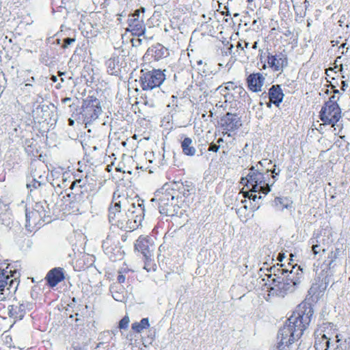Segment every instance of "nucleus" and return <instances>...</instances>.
Wrapping results in <instances>:
<instances>
[{"instance_id": "f257e3e1", "label": "nucleus", "mask_w": 350, "mask_h": 350, "mask_svg": "<svg viewBox=\"0 0 350 350\" xmlns=\"http://www.w3.org/2000/svg\"><path fill=\"white\" fill-rule=\"evenodd\" d=\"M313 314V308L309 303L303 301L299 304L286 324L279 330L277 347L282 349H289V346L299 340L308 328Z\"/></svg>"}, {"instance_id": "f03ea898", "label": "nucleus", "mask_w": 350, "mask_h": 350, "mask_svg": "<svg viewBox=\"0 0 350 350\" xmlns=\"http://www.w3.org/2000/svg\"><path fill=\"white\" fill-rule=\"evenodd\" d=\"M258 165H262V162L259 161L256 165L257 169L252 167L249 174L245 178H242L241 182L242 184H245V187L248 189L247 191L242 190L243 197L248 198L253 201L261 198V196H258L256 193L266 195L270 191L269 170H267L265 172H260Z\"/></svg>"}, {"instance_id": "7ed1b4c3", "label": "nucleus", "mask_w": 350, "mask_h": 350, "mask_svg": "<svg viewBox=\"0 0 350 350\" xmlns=\"http://www.w3.org/2000/svg\"><path fill=\"white\" fill-rule=\"evenodd\" d=\"M25 221V228L30 232L36 231L44 224L51 222V211L46 202L36 203L31 210L26 208Z\"/></svg>"}, {"instance_id": "20e7f679", "label": "nucleus", "mask_w": 350, "mask_h": 350, "mask_svg": "<svg viewBox=\"0 0 350 350\" xmlns=\"http://www.w3.org/2000/svg\"><path fill=\"white\" fill-rule=\"evenodd\" d=\"M176 182L166 183L155 193V198L152 200L158 202L159 212L166 216L172 215L174 207L178 206L176 203L178 194L176 192Z\"/></svg>"}, {"instance_id": "39448f33", "label": "nucleus", "mask_w": 350, "mask_h": 350, "mask_svg": "<svg viewBox=\"0 0 350 350\" xmlns=\"http://www.w3.org/2000/svg\"><path fill=\"white\" fill-rule=\"evenodd\" d=\"M20 273L14 269H0V301H4L14 293L18 288Z\"/></svg>"}, {"instance_id": "423d86ee", "label": "nucleus", "mask_w": 350, "mask_h": 350, "mask_svg": "<svg viewBox=\"0 0 350 350\" xmlns=\"http://www.w3.org/2000/svg\"><path fill=\"white\" fill-rule=\"evenodd\" d=\"M278 269L273 266L268 269L270 272L267 274V280L269 282V287H267L268 295L284 297L288 293H293V286L285 282L284 277L277 276Z\"/></svg>"}, {"instance_id": "0eeeda50", "label": "nucleus", "mask_w": 350, "mask_h": 350, "mask_svg": "<svg viewBox=\"0 0 350 350\" xmlns=\"http://www.w3.org/2000/svg\"><path fill=\"white\" fill-rule=\"evenodd\" d=\"M101 112L102 109L98 99L93 96H88L83 100L81 115L84 118L86 126L98 119Z\"/></svg>"}, {"instance_id": "6e6552de", "label": "nucleus", "mask_w": 350, "mask_h": 350, "mask_svg": "<svg viewBox=\"0 0 350 350\" xmlns=\"http://www.w3.org/2000/svg\"><path fill=\"white\" fill-rule=\"evenodd\" d=\"M144 12L145 8H140L136 10L134 13L129 15L126 30L133 36H141L145 33Z\"/></svg>"}, {"instance_id": "1a4fd4ad", "label": "nucleus", "mask_w": 350, "mask_h": 350, "mask_svg": "<svg viewBox=\"0 0 350 350\" xmlns=\"http://www.w3.org/2000/svg\"><path fill=\"white\" fill-rule=\"evenodd\" d=\"M165 75L161 70L154 69L144 73L140 77V84L143 90H151L159 87L165 81Z\"/></svg>"}, {"instance_id": "9d476101", "label": "nucleus", "mask_w": 350, "mask_h": 350, "mask_svg": "<svg viewBox=\"0 0 350 350\" xmlns=\"http://www.w3.org/2000/svg\"><path fill=\"white\" fill-rule=\"evenodd\" d=\"M134 250L142 255L143 258H149L153 256L154 242L148 235H140L134 243Z\"/></svg>"}, {"instance_id": "9b49d317", "label": "nucleus", "mask_w": 350, "mask_h": 350, "mask_svg": "<svg viewBox=\"0 0 350 350\" xmlns=\"http://www.w3.org/2000/svg\"><path fill=\"white\" fill-rule=\"evenodd\" d=\"M319 118L323 124L334 126L341 118V109L340 107L324 104L319 112Z\"/></svg>"}, {"instance_id": "f8f14e48", "label": "nucleus", "mask_w": 350, "mask_h": 350, "mask_svg": "<svg viewBox=\"0 0 350 350\" xmlns=\"http://www.w3.org/2000/svg\"><path fill=\"white\" fill-rule=\"evenodd\" d=\"M281 269H278V273H281L282 275H284L285 273H288L287 275L284 277V281L286 284H291L293 286V292L295 291L297 286L301 284L302 278H303V271L300 267H297V265H293L292 269L288 272V271L286 269L282 268L283 265H280Z\"/></svg>"}, {"instance_id": "ddd939ff", "label": "nucleus", "mask_w": 350, "mask_h": 350, "mask_svg": "<svg viewBox=\"0 0 350 350\" xmlns=\"http://www.w3.org/2000/svg\"><path fill=\"white\" fill-rule=\"evenodd\" d=\"M267 61L268 67L273 72H281L288 64V56L282 52H278L275 54L268 53Z\"/></svg>"}, {"instance_id": "4468645a", "label": "nucleus", "mask_w": 350, "mask_h": 350, "mask_svg": "<svg viewBox=\"0 0 350 350\" xmlns=\"http://www.w3.org/2000/svg\"><path fill=\"white\" fill-rule=\"evenodd\" d=\"M126 202V198L124 196L118 194L117 191L113 193V200L111 204H113V210L111 211V219L114 221L113 225L119 226L122 224L125 219L124 213L121 211V207Z\"/></svg>"}, {"instance_id": "2eb2a0df", "label": "nucleus", "mask_w": 350, "mask_h": 350, "mask_svg": "<svg viewBox=\"0 0 350 350\" xmlns=\"http://www.w3.org/2000/svg\"><path fill=\"white\" fill-rule=\"evenodd\" d=\"M220 125L223 133L230 136L231 132L235 131L241 126V120L236 113L228 112L221 118Z\"/></svg>"}, {"instance_id": "dca6fc26", "label": "nucleus", "mask_w": 350, "mask_h": 350, "mask_svg": "<svg viewBox=\"0 0 350 350\" xmlns=\"http://www.w3.org/2000/svg\"><path fill=\"white\" fill-rule=\"evenodd\" d=\"M114 157V154H111V172L113 170L116 172L118 173V174H115L112 176V179L116 183H119L121 180H124V174L126 173L131 174L130 170L126 166L124 163L122 158L117 159L114 158L112 160V157Z\"/></svg>"}, {"instance_id": "f3484780", "label": "nucleus", "mask_w": 350, "mask_h": 350, "mask_svg": "<svg viewBox=\"0 0 350 350\" xmlns=\"http://www.w3.org/2000/svg\"><path fill=\"white\" fill-rule=\"evenodd\" d=\"M224 85V88L221 89V92L226 98L225 102H227L228 100L229 102L237 100V96H234V94H238L239 95H241V94H243L244 95L247 94L243 88L240 85H237L234 82L228 81L225 83Z\"/></svg>"}, {"instance_id": "a211bd4d", "label": "nucleus", "mask_w": 350, "mask_h": 350, "mask_svg": "<svg viewBox=\"0 0 350 350\" xmlns=\"http://www.w3.org/2000/svg\"><path fill=\"white\" fill-rule=\"evenodd\" d=\"M33 304L31 303L23 301L17 305L9 306L8 314L12 318L21 320L26 314V311L31 310Z\"/></svg>"}, {"instance_id": "6ab92c4d", "label": "nucleus", "mask_w": 350, "mask_h": 350, "mask_svg": "<svg viewBox=\"0 0 350 350\" xmlns=\"http://www.w3.org/2000/svg\"><path fill=\"white\" fill-rule=\"evenodd\" d=\"M43 167L42 164H40L39 165H36L34 164H31L30 167V176L29 177L28 183H27V187H33L34 188H37L42 185V181L43 180V176L41 174L40 170Z\"/></svg>"}, {"instance_id": "aec40b11", "label": "nucleus", "mask_w": 350, "mask_h": 350, "mask_svg": "<svg viewBox=\"0 0 350 350\" xmlns=\"http://www.w3.org/2000/svg\"><path fill=\"white\" fill-rule=\"evenodd\" d=\"M247 88L253 92H258L262 90L264 85L265 77L260 72L252 73L246 79Z\"/></svg>"}, {"instance_id": "412c9836", "label": "nucleus", "mask_w": 350, "mask_h": 350, "mask_svg": "<svg viewBox=\"0 0 350 350\" xmlns=\"http://www.w3.org/2000/svg\"><path fill=\"white\" fill-rule=\"evenodd\" d=\"M65 278L64 271L63 268L55 267L50 270L46 276V280L49 286L54 287Z\"/></svg>"}, {"instance_id": "4be33fe9", "label": "nucleus", "mask_w": 350, "mask_h": 350, "mask_svg": "<svg viewBox=\"0 0 350 350\" xmlns=\"http://www.w3.org/2000/svg\"><path fill=\"white\" fill-rule=\"evenodd\" d=\"M168 55L169 52L167 49L159 43L148 48L146 53L147 57L150 56L154 61H159L166 57Z\"/></svg>"}, {"instance_id": "5701e85b", "label": "nucleus", "mask_w": 350, "mask_h": 350, "mask_svg": "<svg viewBox=\"0 0 350 350\" xmlns=\"http://www.w3.org/2000/svg\"><path fill=\"white\" fill-rule=\"evenodd\" d=\"M268 94L269 103H267V107H270L271 103L275 105L276 107H279L280 104L282 102L284 96L281 87L279 85H272L269 88Z\"/></svg>"}, {"instance_id": "b1692460", "label": "nucleus", "mask_w": 350, "mask_h": 350, "mask_svg": "<svg viewBox=\"0 0 350 350\" xmlns=\"http://www.w3.org/2000/svg\"><path fill=\"white\" fill-rule=\"evenodd\" d=\"M176 192L178 194L176 203L178 204L180 202L185 201V200H183V198H188L191 194L193 191V188L189 185H185L182 183L176 182Z\"/></svg>"}, {"instance_id": "393cba45", "label": "nucleus", "mask_w": 350, "mask_h": 350, "mask_svg": "<svg viewBox=\"0 0 350 350\" xmlns=\"http://www.w3.org/2000/svg\"><path fill=\"white\" fill-rule=\"evenodd\" d=\"M330 338L325 334L320 333L317 335L314 342L316 350H328L329 347Z\"/></svg>"}, {"instance_id": "a878e982", "label": "nucleus", "mask_w": 350, "mask_h": 350, "mask_svg": "<svg viewBox=\"0 0 350 350\" xmlns=\"http://www.w3.org/2000/svg\"><path fill=\"white\" fill-rule=\"evenodd\" d=\"M181 148L184 154L193 157L196 153V149L193 145V140L189 137H185L181 142Z\"/></svg>"}, {"instance_id": "bb28decb", "label": "nucleus", "mask_w": 350, "mask_h": 350, "mask_svg": "<svg viewBox=\"0 0 350 350\" xmlns=\"http://www.w3.org/2000/svg\"><path fill=\"white\" fill-rule=\"evenodd\" d=\"M150 327L149 320L148 318H143L139 322H135L132 324L131 328L135 333H141L144 329Z\"/></svg>"}, {"instance_id": "cd10ccee", "label": "nucleus", "mask_w": 350, "mask_h": 350, "mask_svg": "<svg viewBox=\"0 0 350 350\" xmlns=\"http://www.w3.org/2000/svg\"><path fill=\"white\" fill-rule=\"evenodd\" d=\"M153 256H150V258L148 259L146 258H143L144 262V269L147 271H154L156 265L154 263V260L152 259Z\"/></svg>"}, {"instance_id": "c85d7f7f", "label": "nucleus", "mask_w": 350, "mask_h": 350, "mask_svg": "<svg viewBox=\"0 0 350 350\" xmlns=\"http://www.w3.org/2000/svg\"><path fill=\"white\" fill-rule=\"evenodd\" d=\"M53 187H59L60 188L65 189L68 185H67V179L65 178L64 174L62 176V181L57 180H53L51 183Z\"/></svg>"}, {"instance_id": "c756f323", "label": "nucleus", "mask_w": 350, "mask_h": 350, "mask_svg": "<svg viewBox=\"0 0 350 350\" xmlns=\"http://www.w3.org/2000/svg\"><path fill=\"white\" fill-rule=\"evenodd\" d=\"M312 241V251L313 252V254L314 255H317L318 254H319L321 252V251L322 252H325V249H323L321 250V247L319 243V241L318 240H316V241H314L312 239H311Z\"/></svg>"}, {"instance_id": "7c9ffc66", "label": "nucleus", "mask_w": 350, "mask_h": 350, "mask_svg": "<svg viewBox=\"0 0 350 350\" xmlns=\"http://www.w3.org/2000/svg\"><path fill=\"white\" fill-rule=\"evenodd\" d=\"M338 100H339V96L334 94L329 98L328 101L325 102V105H330V106L334 105V107H339V105L338 104Z\"/></svg>"}, {"instance_id": "2f4dec72", "label": "nucleus", "mask_w": 350, "mask_h": 350, "mask_svg": "<svg viewBox=\"0 0 350 350\" xmlns=\"http://www.w3.org/2000/svg\"><path fill=\"white\" fill-rule=\"evenodd\" d=\"M124 62V55H118V56H113V69L116 68V66H117L118 68L121 66Z\"/></svg>"}, {"instance_id": "473e14b6", "label": "nucleus", "mask_w": 350, "mask_h": 350, "mask_svg": "<svg viewBox=\"0 0 350 350\" xmlns=\"http://www.w3.org/2000/svg\"><path fill=\"white\" fill-rule=\"evenodd\" d=\"M338 252H339V250L336 249V250L335 252L332 251L329 253V254L328 256V258L329 259V264H328L329 267H330L331 265L336 260V258H338Z\"/></svg>"}, {"instance_id": "72a5a7b5", "label": "nucleus", "mask_w": 350, "mask_h": 350, "mask_svg": "<svg viewBox=\"0 0 350 350\" xmlns=\"http://www.w3.org/2000/svg\"><path fill=\"white\" fill-rule=\"evenodd\" d=\"M129 321L130 320L128 316L124 317L119 322V328L126 329L129 326Z\"/></svg>"}, {"instance_id": "f704fd0d", "label": "nucleus", "mask_w": 350, "mask_h": 350, "mask_svg": "<svg viewBox=\"0 0 350 350\" xmlns=\"http://www.w3.org/2000/svg\"><path fill=\"white\" fill-rule=\"evenodd\" d=\"M75 38H66L64 40V44L62 45V48L66 49L68 48L71 44L75 42Z\"/></svg>"}, {"instance_id": "c9c22d12", "label": "nucleus", "mask_w": 350, "mask_h": 350, "mask_svg": "<svg viewBox=\"0 0 350 350\" xmlns=\"http://www.w3.org/2000/svg\"><path fill=\"white\" fill-rule=\"evenodd\" d=\"M219 145H217L215 144H211L208 150L211 152H217L219 149Z\"/></svg>"}, {"instance_id": "e433bc0d", "label": "nucleus", "mask_w": 350, "mask_h": 350, "mask_svg": "<svg viewBox=\"0 0 350 350\" xmlns=\"http://www.w3.org/2000/svg\"><path fill=\"white\" fill-rule=\"evenodd\" d=\"M125 275L123 274L122 272H119L117 278V280L120 284L124 283L125 282Z\"/></svg>"}, {"instance_id": "4c0bfd02", "label": "nucleus", "mask_w": 350, "mask_h": 350, "mask_svg": "<svg viewBox=\"0 0 350 350\" xmlns=\"http://www.w3.org/2000/svg\"><path fill=\"white\" fill-rule=\"evenodd\" d=\"M81 182V179H77V180L72 181L71 185L69 187V189L72 190L75 188V187L77 185V184L80 183Z\"/></svg>"}, {"instance_id": "58836bf2", "label": "nucleus", "mask_w": 350, "mask_h": 350, "mask_svg": "<svg viewBox=\"0 0 350 350\" xmlns=\"http://www.w3.org/2000/svg\"><path fill=\"white\" fill-rule=\"evenodd\" d=\"M284 258H285V254L284 253H279V254L277 257V260L279 262H282Z\"/></svg>"}, {"instance_id": "ea45409f", "label": "nucleus", "mask_w": 350, "mask_h": 350, "mask_svg": "<svg viewBox=\"0 0 350 350\" xmlns=\"http://www.w3.org/2000/svg\"><path fill=\"white\" fill-rule=\"evenodd\" d=\"M71 98L69 97H66L62 100V102L63 103H67L68 102L70 101Z\"/></svg>"}, {"instance_id": "a19ab883", "label": "nucleus", "mask_w": 350, "mask_h": 350, "mask_svg": "<svg viewBox=\"0 0 350 350\" xmlns=\"http://www.w3.org/2000/svg\"><path fill=\"white\" fill-rule=\"evenodd\" d=\"M237 48H240L242 51H243V50H244V47H243V46H242L241 43V42H238V44H237Z\"/></svg>"}, {"instance_id": "79ce46f5", "label": "nucleus", "mask_w": 350, "mask_h": 350, "mask_svg": "<svg viewBox=\"0 0 350 350\" xmlns=\"http://www.w3.org/2000/svg\"><path fill=\"white\" fill-rule=\"evenodd\" d=\"M224 142L223 138H219L217 141V143L219 145L221 143Z\"/></svg>"}, {"instance_id": "37998d69", "label": "nucleus", "mask_w": 350, "mask_h": 350, "mask_svg": "<svg viewBox=\"0 0 350 350\" xmlns=\"http://www.w3.org/2000/svg\"><path fill=\"white\" fill-rule=\"evenodd\" d=\"M69 125L72 126L75 124V121L72 119H69Z\"/></svg>"}, {"instance_id": "c03bdc74", "label": "nucleus", "mask_w": 350, "mask_h": 350, "mask_svg": "<svg viewBox=\"0 0 350 350\" xmlns=\"http://www.w3.org/2000/svg\"><path fill=\"white\" fill-rule=\"evenodd\" d=\"M107 242L106 241H103V247L104 249H105V248H106V249H107V247H106V245H107Z\"/></svg>"}, {"instance_id": "a18cd8bd", "label": "nucleus", "mask_w": 350, "mask_h": 350, "mask_svg": "<svg viewBox=\"0 0 350 350\" xmlns=\"http://www.w3.org/2000/svg\"><path fill=\"white\" fill-rule=\"evenodd\" d=\"M51 79H52V81H53V82H56V81H57V77H56V76H54V75H53V76H52Z\"/></svg>"}, {"instance_id": "49530a36", "label": "nucleus", "mask_w": 350, "mask_h": 350, "mask_svg": "<svg viewBox=\"0 0 350 350\" xmlns=\"http://www.w3.org/2000/svg\"><path fill=\"white\" fill-rule=\"evenodd\" d=\"M284 34L286 36H289L291 34V31L290 30H288Z\"/></svg>"}, {"instance_id": "de8ad7c7", "label": "nucleus", "mask_w": 350, "mask_h": 350, "mask_svg": "<svg viewBox=\"0 0 350 350\" xmlns=\"http://www.w3.org/2000/svg\"><path fill=\"white\" fill-rule=\"evenodd\" d=\"M109 170H110V167H109V165H107L105 167V170L108 172H109Z\"/></svg>"}, {"instance_id": "09e8293b", "label": "nucleus", "mask_w": 350, "mask_h": 350, "mask_svg": "<svg viewBox=\"0 0 350 350\" xmlns=\"http://www.w3.org/2000/svg\"><path fill=\"white\" fill-rule=\"evenodd\" d=\"M334 94H336V95H338V94H339V91H338V90H334Z\"/></svg>"}, {"instance_id": "8fccbe9b", "label": "nucleus", "mask_w": 350, "mask_h": 350, "mask_svg": "<svg viewBox=\"0 0 350 350\" xmlns=\"http://www.w3.org/2000/svg\"><path fill=\"white\" fill-rule=\"evenodd\" d=\"M273 350H289V349H280V348H278V347H276V348L274 349Z\"/></svg>"}, {"instance_id": "3c124183", "label": "nucleus", "mask_w": 350, "mask_h": 350, "mask_svg": "<svg viewBox=\"0 0 350 350\" xmlns=\"http://www.w3.org/2000/svg\"><path fill=\"white\" fill-rule=\"evenodd\" d=\"M254 0H247V3H251L254 1Z\"/></svg>"}, {"instance_id": "603ef678", "label": "nucleus", "mask_w": 350, "mask_h": 350, "mask_svg": "<svg viewBox=\"0 0 350 350\" xmlns=\"http://www.w3.org/2000/svg\"><path fill=\"white\" fill-rule=\"evenodd\" d=\"M71 195H73V193H68V194H67L68 197H69V198H70Z\"/></svg>"}, {"instance_id": "864d4df0", "label": "nucleus", "mask_w": 350, "mask_h": 350, "mask_svg": "<svg viewBox=\"0 0 350 350\" xmlns=\"http://www.w3.org/2000/svg\"><path fill=\"white\" fill-rule=\"evenodd\" d=\"M256 44H257V43H256V42H255V43H254V46H253V48H254V49H255V48L256 47Z\"/></svg>"}, {"instance_id": "5fc2aeb1", "label": "nucleus", "mask_w": 350, "mask_h": 350, "mask_svg": "<svg viewBox=\"0 0 350 350\" xmlns=\"http://www.w3.org/2000/svg\"><path fill=\"white\" fill-rule=\"evenodd\" d=\"M57 44H59L60 43V39H57Z\"/></svg>"}, {"instance_id": "6e6d98bb", "label": "nucleus", "mask_w": 350, "mask_h": 350, "mask_svg": "<svg viewBox=\"0 0 350 350\" xmlns=\"http://www.w3.org/2000/svg\"><path fill=\"white\" fill-rule=\"evenodd\" d=\"M102 124H103V125H106V124H107V122H106V121H104V122L102 123Z\"/></svg>"}, {"instance_id": "4d7b16f0", "label": "nucleus", "mask_w": 350, "mask_h": 350, "mask_svg": "<svg viewBox=\"0 0 350 350\" xmlns=\"http://www.w3.org/2000/svg\"><path fill=\"white\" fill-rule=\"evenodd\" d=\"M245 47H247L248 43L247 42H245Z\"/></svg>"}, {"instance_id": "13d9d810", "label": "nucleus", "mask_w": 350, "mask_h": 350, "mask_svg": "<svg viewBox=\"0 0 350 350\" xmlns=\"http://www.w3.org/2000/svg\"><path fill=\"white\" fill-rule=\"evenodd\" d=\"M26 85V86H27V85H31V84H30V83H26V85Z\"/></svg>"}, {"instance_id": "bf43d9fd", "label": "nucleus", "mask_w": 350, "mask_h": 350, "mask_svg": "<svg viewBox=\"0 0 350 350\" xmlns=\"http://www.w3.org/2000/svg\"><path fill=\"white\" fill-rule=\"evenodd\" d=\"M271 172H272V174H274L275 173V170H273Z\"/></svg>"}]
</instances>
